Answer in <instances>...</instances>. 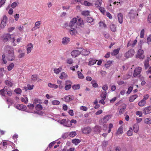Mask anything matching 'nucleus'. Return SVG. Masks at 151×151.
<instances>
[{
    "mask_svg": "<svg viewBox=\"0 0 151 151\" xmlns=\"http://www.w3.org/2000/svg\"><path fill=\"white\" fill-rule=\"evenodd\" d=\"M7 54L6 55V58L9 61L13 60L15 58L14 52V48L12 46H8Z\"/></svg>",
    "mask_w": 151,
    "mask_h": 151,
    "instance_id": "obj_1",
    "label": "nucleus"
},
{
    "mask_svg": "<svg viewBox=\"0 0 151 151\" xmlns=\"http://www.w3.org/2000/svg\"><path fill=\"white\" fill-rule=\"evenodd\" d=\"M2 37L3 40L5 42L7 41L9 39H10L11 42L13 43V45L14 46H16L17 44V43H16L14 42L15 41V38L14 37L11 38V35L9 34L4 35Z\"/></svg>",
    "mask_w": 151,
    "mask_h": 151,
    "instance_id": "obj_2",
    "label": "nucleus"
},
{
    "mask_svg": "<svg viewBox=\"0 0 151 151\" xmlns=\"http://www.w3.org/2000/svg\"><path fill=\"white\" fill-rule=\"evenodd\" d=\"M12 91L9 89V87L5 86L3 89L1 90L0 93L3 96H5V93H6L8 95L10 96L12 95Z\"/></svg>",
    "mask_w": 151,
    "mask_h": 151,
    "instance_id": "obj_3",
    "label": "nucleus"
},
{
    "mask_svg": "<svg viewBox=\"0 0 151 151\" xmlns=\"http://www.w3.org/2000/svg\"><path fill=\"white\" fill-rule=\"evenodd\" d=\"M110 115H107L105 116L103 118L101 119L99 121L100 124L103 125L106 124L111 118Z\"/></svg>",
    "mask_w": 151,
    "mask_h": 151,
    "instance_id": "obj_4",
    "label": "nucleus"
},
{
    "mask_svg": "<svg viewBox=\"0 0 151 151\" xmlns=\"http://www.w3.org/2000/svg\"><path fill=\"white\" fill-rule=\"evenodd\" d=\"M77 19L76 18H73L70 22L69 26L70 27H74L76 28L77 27Z\"/></svg>",
    "mask_w": 151,
    "mask_h": 151,
    "instance_id": "obj_5",
    "label": "nucleus"
},
{
    "mask_svg": "<svg viewBox=\"0 0 151 151\" xmlns=\"http://www.w3.org/2000/svg\"><path fill=\"white\" fill-rule=\"evenodd\" d=\"M134 52V50L130 49L124 53V56L127 58H131L133 56Z\"/></svg>",
    "mask_w": 151,
    "mask_h": 151,
    "instance_id": "obj_6",
    "label": "nucleus"
},
{
    "mask_svg": "<svg viewBox=\"0 0 151 151\" xmlns=\"http://www.w3.org/2000/svg\"><path fill=\"white\" fill-rule=\"evenodd\" d=\"M142 70V68L140 67H137L134 70L133 76L134 77H136L139 75Z\"/></svg>",
    "mask_w": 151,
    "mask_h": 151,
    "instance_id": "obj_7",
    "label": "nucleus"
},
{
    "mask_svg": "<svg viewBox=\"0 0 151 151\" xmlns=\"http://www.w3.org/2000/svg\"><path fill=\"white\" fill-rule=\"evenodd\" d=\"M138 15V14L136 13V11L133 10H131L129 14V16L131 19H134L136 16Z\"/></svg>",
    "mask_w": 151,
    "mask_h": 151,
    "instance_id": "obj_8",
    "label": "nucleus"
},
{
    "mask_svg": "<svg viewBox=\"0 0 151 151\" xmlns=\"http://www.w3.org/2000/svg\"><path fill=\"white\" fill-rule=\"evenodd\" d=\"M7 20V17L5 15L4 16L0 26L1 28H4L6 25Z\"/></svg>",
    "mask_w": 151,
    "mask_h": 151,
    "instance_id": "obj_9",
    "label": "nucleus"
},
{
    "mask_svg": "<svg viewBox=\"0 0 151 151\" xmlns=\"http://www.w3.org/2000/svg\"><path fill=\"white\" fill-rule=\"evenodd\" d=\"M14 106L18 109L22 111H25L27 109V107L26 106L22 104H18L14 105Z\"/></svg>",
    "mask_w": 151,
    "mask_h": 151,
    "instance_id": "obj_10",
    "label": "nucleus"
},
{
    "mask_svg": "<svg viewBox=\"0 0 151 151\" xmlns=\"http://www.w3.org/2000/svg\"><path fill=\"white\" fill-rule=\"evenodd\" d=\"M144 53V51L143 50L141 49H139L138 51L137 57L140 59H143L144 58L145 56L144 55H142Z\"/></svg>",
    "mask_w": 151,
    "mask_h": 151,
    "instance_id": "obj_11",
    "label": "nucleus"
},
{
    "mask_svg": "<svg viewBox=\"0 0 151 151\" xmlns=\"http://www.w3.org/2000/svg\"><path fill=\"white\" fill-rule=\"evenodd\" d=\"M82 132L84 134H88L91 132V129L89 127H85L81 129Z\"/></svg>",
    "mask_w": 151,
    "mask_h": 151,
    "instance_id": "obj_12",
    "label": "nucleus"
},
{
    "mask_svg": "<svg viewBox=\"0 0 151 151\" xmlns=\"http://www.w3.org/2000/svg\"><path fill=\"white\" fill-rule=\"evenodd\" d=\"M74 99V97L73 95H70L65 97L64 99L65 102H69L71 100H73Z\"/></svg>",
    "mask_w": 151,
    "mask_h": 151,
    "instance_id": "obj_13",
    "label": "nucleus"
},
{
    "mask_svg": "<svg viewBox=\"0 0 151 151\" xmlns=\"http://www.w3.org/2000/svg\"><path fill=\"white\" fill-rule=\"evenodd\" d=\"M80 54V51L77 50H73L72 51L71 53L72 56L74 58L76 57Z\"/></svg>",
    "mask_w": 151,
    "mask_h": 151,
    "instance_id": "obj_14",
    "label": "nucleus"
},
{
    "mask_svg": "<svg viewBox=\"0 0 151 151\" xmlns=\"http://www.w3.org/2000/svg\"><path fill=\"white\" fill-rule=\"evenodd\" d=\"M71 83V82L69 81H66L65 83V89L66 90H68L71 88V85L70 83Z\"/></svg>",
    "mask_w": 151,
    "mask_h": 151,
    "instance_id": "obj_15",
    "label": "nucleus"
},
{
    "mask_svg": "<svg viewBox=\"0 0 151 151\" xmlns=\"http://www.w3.org/2000/svg\"><path fill=\"white\" fill-rule=\"evenodd\" d=\"M40 24L41 21H38L36 22L35 24V27L32 28L31 30L32 31H34L39 29L40 27Z\"/></svg>",
    "mask_w": 151,
    "mask_h": 151,
    "instance_id": "obj_16",
    "label": "nucleus"
},
{
    "mask_svg": "<svg viewBox=\"0 0 151 151\" xmlns=\"http://www.w3.org/2000/svg\"><path fill=\"white\" fill-rule=\"evenodd\" d=\"M151 113V107L150 106H148L144 108V114H147Z\"/></svg>",
    "mask_w": 151,
    "mask_h": 151,
    "instance_id": "obj_17",
    "label": "nucleus"
},
{
    "mask_svg": "<svg viewBox=\"0 0 151 151\" xmlns=\"http://www.w3.org/2000/svg\"><path fill=\"white\" fill-rule=\"evenodd\" d=\"M33 45L32 43H30L27 46V53L29 54L30 53L33 48Z\"/></svg>",
    "mask_w": 151,
    "mask_h": 151,
    "instance_id": "obj_18",
    "label": "nucleus"
},
{
    "mask_svg": "<svg viewBox=\"0 0 151 151\" xmlns=\"http://www.w3.org/2000/svg\"><path fill=\"white\" fill-rule=\"evenodd\" d=\"M123 14L121 13L118 14L117 17L118 22L120 24H122L123 21Z\"/></svg>",
    "mask_w": 151,
    "mask_h": 151,
    "instance_id": "obj_19",
    "label": "nucleus"
},
{
    "mask_svg": "<svg viewBox=\"0 0 151 151\" xmlns=\"http://www.w3.org/2000/svg\"><path fill=\"white\" fill-rule=\"evenodd\" d=\"M90 52L89 50L83 49L80 52V54L84 56H87L88 55Z\"/></svg>",
    "mask_w": 151,
    "mask_h": 151,
    "instance_id": "obj_20",
    "label": "nucleus"
},
{
    "mask_svg": "<svg viewBox=\"0 0 151 151\" xmlns=\"http://www.w3.org/2000/svg\"><path fill=\"white\" fill-rule=\"evenodd\" d=\"M70 39L69 38L65 37L63 39L62 43L63 44L66 45L70 41Z\"/></svg>",
    "mask_w": 151,
    "mask_h": 151,
    "instance_id": "obj_21",
    "label": "nucleus"
},
{
    "mask_svg": "<svg viewBox=\"0 0 151 151\" xmlns=\"http://www.w3.org/2000/svg\"><path fill=\"white\" fill-rule=\"evenodd\" d=\"M48 86L50 88L54 89H56L58 88V86L52 83H49L48 84Z\"/></svg>",
    "mask_w": 151,
    "mask_h": 151,
    "instance_id": "obj_22",
    "label": "nucleus"
},
{
    "mask_svg": "<svg viewBox=\"0 0 151 151\" xmlns=\"http://www.w3.org/2000/svg\"><path fill=\"white\" fill-rule=\"evenodd\" d=\"M69 30V32L71 35H74L77 33V31L74 27H71Z\"/></svg>",
    "mask_w": 151,
    "mask_h": 151,
    "instance_id": "obj_23",
    "label": "nucleus"
},
{
    "mask_svg": "<svg viewBox=\"0 0 151 151\" xmlns=\"http://www.w3.org/2000/svg\"><path fill=\"white\" fill-rule=\"evenodd\" d=\"M120 49V48H117L116 49L114 50L111 53V54L112 55H116L119 53V51Z\"/></svg>",
    "mask_w": 151,
    "mask_h": 151,
    "instance_id": "obj_24",
    "label": "nucleus"
},
{
    "mask_svg": "<svg viewBox=\"0 0 151 151\" xmlns=\"http://www.w3.org/2000/svg\"><path fill=\"white\" fill-rule=\"evenodd\" d=\"M67 76V75L65 72H63L61 73L59 78L61 79H65Z\"/></svg>",
    "mask_w": 151,
    "mask_h": 151,
    "instance_id": "obj_25",
    "label": "nucleus"
},
{
    "mask_svg": "<svg viewBox=\"0 0 151 151\" xmlns=\"http://www.w3.org/2000/svg\"><path fill=\"white\" fill-rule=\"evenodd\" d=\"M144 122L145 124L150 125L151 124V118H145L144 119Z\"/></svg>",
    "mask_w": 151,
    "mask_h": 151,
    "instance_id": "obj_26",
    "label": "nucleus"
},
{
    "mask_svg": "<svg viewBox=\"0 0 151 151\" xmlns=\"http://www.w3.org/2000/svg\"><path fill=\"white\" fill-rule=\"evenodd\" d=\"M138 97V96L136 94H135L131 96L129 99V100L130 102H133Z\"/></svg>",
    "mask_w": 151,
    "mask_h": 151,
    "instance_id": "obj_27",
    "label": "nucleus"
},
{
    "mask_svg": "<svg viewBox=\"0 0 151 151\" xmlns=\"http://www.w3.org/2000/svg\"><path fill=\"white\" fill-rule=\"evenodd\" d=\"M134 131L135 133H137L139 130V125L137 124H134L133 126Z\"/></svg>",
    "mask_w": 151,
    "mask_h": 151,
    "instance_id": "obj_28",
    "label": "nucleus"
},
{
    "mask_svg": "<svg viewBox=\"0 0 151 151\" xmlns=\"http://www.w3.org/2000/svg\"><path fill=\"white\" fill-rule=\"evenodd\" d=\"M102 0H97L95 3V5L97 7H99L101 6Z\"/></svg>",
    "mask_w": 151,
    "mask_h": 151,
    "instance_id": "obj_29",
    "label": "nucleus"
},
{
    "mask_svg": "<svg viewBox=\"0 0 151 151\" xmlns=\"http://www.w3.org/2000/svg\"><path fill=\"white\" fill-rule=\"evenodd\" d=\"M97 61V60H95L94 59H91V60H90L89 62L88 65H93L95 64Z\"/></svg>",
    "mask_w": 151,
    "mask_h": 151,
    "instance_id": "obj_30",
    "label": "nucleus"
},
{
    "mask_svg": "<svg viewBox=\"0 0 151 151\" xmlns=\"http://www.w3.org/2000/svg\"><path fill=\"white\" fill-rule=\"evenodd\" d=\"M80 142L81 140L78 139H75L72 140V142L76 145H77Z\"/></svg>",
    "mask_w": 151,
    "mask_h": 151,
    "instance_id": "obj_31",
    "label": "nucleus"
},
{
    "mask_svg": "<svg viewBox=\"0 0 151 151\" xmlns=\"http://www.w3.org/2000/svg\"><path fill=\"white\" fill-rule=\"evenodd\" d=\"M77 19V26H81L83 24V22L81 19L79 18H78Z\"/></svg>",
    "mask_w": 151,
    "mask_h": 151,
    "instance_id": "obj_32",
    "label": "nucleus"
},
{
    "mask_svg": "<svg viewBox=\"0 0 151 151\" xmlns=\"http://www.w3.org/2000/svg\"><path fill=\"white\" fill-rule=\"evenodd\" d=\"M101 129L100 127L99 126H96L94 128V131L96 132H100L101 130Z\"/></svg>",
    "mask_w": 151,
    "mask_h": 151,
    "instance_id": "obj_33",
    "label": "nucleus"
},
{
    "mask_svg": "<svg viewBox=\"0 0 151 151\" xmlns=\"http://www.w3.org/2000/svg\"><path fill=\"white\" fill-rule=\"evenodd\" d=\"M146 101L143 100H142L138 103V105L140 106H143L145 104Z\"/></svg>",
    "mask_w": 151,
    "mask_h": 151,
    "instance_id": "obj_34",
    "label": "nucleus"
},
{
    "mask_svg": "<svg viewBox=\"0 0 151 151\" xmlns=\"http://www.w3.org/2000/svg\"><path fill=\"white\" fill-rule=\"evenodd\" d=\"M86 20L88 22L91 23V24H94L93 19L91 17H88Z\"/></svg>",
    "mask_w": 151,
    "mask_h": 151,
    "instance_id": "obj_35",
    "label": "nucleus"
},
{
    "mask_svg": "<svg viewBox=\"0 0 151 151\" xmlns=\"http://www.w3.org/2000/svg\"><path fill=\"white\" fill-rule=\"evenodd\" d=\"M61 68L59 67L58 68H54V71L55 73L58 74L61 71Z\"/></svg>",
    "mask_w": 151,
    "mask_h": 151,
    "instance_id": "obj_36",
    "label": "nucleus"
},
{
    "mask_svg": "<svg viewBox=\"0 0 151 151\" xmlns=\"http://www.w3.org/2000/svg\"><path fill=\"white\" fill-rule=\"evenodd\" d=\"M126 108V106L125 105L123 106L122 108L119 110V114H123L124 112V110Z\"/></svg>",
    "mask_w": 151,
    "mask_h": 151,
    "instance_id": "obj_37",
    "label": "nucleus"
},
{
    "mask_svg": "<svg viewBox=\"0 0 151 151\" xmlns=\"http://www.w3.org/2000/svg\"><path fill=\"white\" fill-rule=\"evenodd\" d=\"M123 131V128L122 126H120L118 129L117 134H122Z\"/></svg>",
    "mask_w": 151,
    "mask_h": 151,
    "instance_id": "obj_38",
    "label": "nucleus"
},
{
    "mask_svg": "<svg viewBox=\"0 0 151 151\" xmlns=\"http://www.w3.org/2000/svg\"><path fill=\"white\" fill-rule=\"evenodd\" d=\"M21 101L25 104H27L28 103V99L27 97H25L24 98L22 97L21 99Z\"/></svg>",
    "mask_w": 151,
    "mask_h": 151,
    "instance_id": "obj_39",
    "label": "nucleus"
},
{
    "mask_svg": "<svg viewBox=\"0 0 151 151\" xmlns=\"http://www.w3.org/2000/svg\"><path fill=\"white\" fill-rule=\"evenodd\" d=\"M37 79L38 77L37 75H33L32 76L31 79L32 81H35L37 80Z\"/></svg>",
    "mask_w": 151,
    "mask_h": 151,
    "instance_id": "obj_40",
    "label": "nucleus"
},
{
    "mask_svg": "<svg viewBox=\"0 0 151 151\" xmlns=\"http://www.w3.org/2000/svg\"><path fill=\"white\" fill-rule=\"evenodd\" d=\"M133 133V129L132 128H130L129 131L127 132V134L129 136H130L132 135Z\"/></svg>",
    "mask_w": 151,
    "mask_h": 151,
    "instance_id": "obj_41",
    "label": "nucleus"
},
{
    "mask_svg": "<svg viewBox=\"0 0 151 151\" xmlns=\"http://www.w3.org/2000/svg\"><path fill=\"white\" fill-rule=\"evenodd\" d=\"M77 73L78 76L79 78L80 79H83L84 78V76L81 72L78 71Z\"/></svg>",
    "mask_w": 151,
    "mask_h": 151,
    "instance_id": "obj_42",
    "label": "nucleus"
},
{
    "mask_svg": "<svg viewBox=\"0 0 151 151\" xmlns=\"http://www.w3.org/2000/svg\"><path fill=\"white\" fill-rule=\"evenodd\" d=\"M14 65L13 63H11L7 67V69L9 71L11 70L12 68L14 67Z\"/></svg>",
    "mask_w": 151,
    "mask_h": 151,
    "instance_id": "obj_43",
    "label": "nucleus"
},
{
    "mask_svg": "<svg viewBox=\"0 0 151 151\" xmlns=\"http://www.w3.org/2000/svg\"><path fill=\"white\" fill-rule=\"evenodd\" d=\"M76 135V133L75 131H73L70 132L69 134V136L70 137H73Z\"/></svg>",
    "mask_w": 151,
    "mask_h": 151,
    "instance_id": "obj_44",
    "label": "nucleus"
},
{
    "mask_svg": "<svg viewBox=\"0 0 151 151\" xmlns=\"http://www.w3.org/2000/svg\"><path fill=\"white\" fill-rule=\"evenodd\" d=\"M80 86L79 84H77L74 85L72 86V88L75 90L78 89L80 88Z\"/></svg>",
    "mask_w": 151,
    "mask_h": 151,
    "instance_id": "obj_45",
    "label": "nucleus"
},
{
    "mask_svg": "<svg viewBox=\"0 0 151 151\" xmlns=\"http://www.w3.org/2000/svg\"><path fill=\"white\" fill-rule=\"evenodd\" d=\"M145 69L146 70L149 66V62L148 61H145L144 63Z\"/></svg>",
    "mask_w": 151,
    "mask_h": 151,
    "instance_id": "obj_46",
    "label": "nucleus"
},
{
    "mask_svg": "<svg viewBox=\"0 0 151 151\" xmlns=\"http://www.w3.org/2000/svg\"><path fill=\"white\" fill-rule=\"evenodd\" d=\"M35 108L36 110L38 111L41 110L42 109V106L39 104H37Z\"/></svg>",
    "mask_w": 151,
    "mask_h": 151,
    "instance_id": "obj_47",
    "label": "nucleus"
},
{
    "mask_svg": "<svg viewBox=\"0 0 151 151\" xmlns=\"http://www.w3.org/2000/svg\"><path fill=\"white\" fill-rule=\"evenodd\" d=\"M111 63L112 62L111 61H108L105 64V66L106 68H107L111 65Z\"/></svg>",
    "mask_w": 151,
    "mask_h": 151,
    "instance_id": "obj_48",
    "label": "nucleus"
},
{
    "mask_svg": "<svg viewBox=\"0 0 151 151\" xmlns=\"http://www.w3.org/2000/svg\"><path fill=\"white\" fill-rule=\"evenodd\" d=\"M147 42L148 45L150 44L151 42V35H150L147 38Z\"/></svg>",
    "mask_w": 151,
    "mask_h": 151,
    "instance_id": "obj_49",
    "label": "nucleus"
},
{
    "mask_svg": "<svg viewBox=\"0 0 151 151\" xmlns=\"http://www.w3.org/2000/svg\"><path fill=\"white\" fill-rule=\"evenodd\" d=\"M52 103L54 105H58L60 104V102L57 100H54L52 102Z\"/></svg>",
    "mask_w": 151,
    "mask_h": 151,
    "instance_id": "obj_50",
    "label": "nucleus"
},
{
    "mask_svg": "<svg viewBox=\"0 0 151 151\" xmlns=\"http://www.w3.org/2000/svg\"><path fill=\"white\" fill-rule=\"evenodd\" d=\"M91 83L92 84V86L93 87L96 88L98 87V85L97 83L95 82V81L93 80L91 82Z\"/></svg>",
    "mask_w": 151,
    "mask_h": 151,
    "instance_id": "obj_51",
    "label": "nucleus"
},
{
    "mask_svg": "<svg viewBox=\"0 0 151 151\" xmlns=\"http://www.w3.org/2000/svg\"><path fill=\"white\" fill-rule=\"evenodd\" d=\"M145 35V30L144 29L141 30L140 32V37L141 38H143L144 37Z\"/></svg>",
    "mask_w": 151,
    "mask_h": 151,
    "instance_id": "obj_52",
    "label": "nucleus"
},
{
    "mask_svg": "<svg viewBox=\"0 0 151 151\" xmlns=\"http://www.w3.org/2000/svg\"><path fill=\"white\" fill-rule=\"evenodd\" d=\"M69 121V120H67V121H66V122L64 123L63 125L66 127H70L72 126V124H67V122Z\"/></svg>",
    "mask_w": 151,
    "mask_h": 151,
    "instance_id": "obj_53",
    "label": "nucleus"
},
{
    "mask_svg": "<svg viewBox=\"0 0 151 151\" xmlns=\"http://www.w3.org/2000/svg\"><path fill=\"white\" fill-rule=\"evenodd\" d=\"M110 27L112 31L114 32L116 31V27L114 25L111 24L110 25Z\"/></svg>",
    "mask_w": 151,
    "mask_h": 151,
    "instance_id": "obj_54",
    "label": "nucleus"
},
{
    "mask_svg": "<svg viewBox=\"0 0 151 151\" xmlns=\"http://www.w3.org/2000/svg\"><path fill=\"white\" fill-rule=\"evenodd\" d=\"M89 12L88 11H85L82 12V14L84 16H87L89 14Z\"/></svg>",
    "mask_w": 151,
    "mask_h": 151,
    "instance_id": "obj_55",
    "label": "nucleus"
},
{
    "mask_svg": "<svg viewBox=\"0 0 151 151\" xmlns=\"http://www.w3.org/2000/svg\"><path fill=\"white\" fill-rule=\"evenodd\" d=\"M99 26L101 28L103 27H106V25L104 23L101 22H100L99 23Z\"/></svg>",
    "mask_w": 151,
    "mask_h": 151,
    "instance_id": "obj_56",
    "label": "nucleus"
},
{
    "mask_svg": "<svg viewBox=\"0 0 151 151\" xmlns=\"http://www.w3.org/2000/svg\"><path fill=\"white\" fill-rule=\"evenodd\" d=\"M84 4L85 5L88 6H92V3L87 1H85L84 2Z\"/></svg>",
    "mask_w": 151,
    "mask_h": 151,
    "instance_id": "obj_57",
    "label": "nucleus"
},
{
    "mask_svg": "<svg viewBox=\"0 0 151 151\" xmlns=\"http://www.w3.org/2000/svg\"><path fill=\"white\" fill-rule=\"evenodd\" d=\"M41 100L40 99H35L33 101V104H37V103L40 104L41 103Z\"/></svg>",
    "mask_w": 151,
    "mask_h": 151,
    "instance_id": "obj_58",
    "label": "nucleus"
},
{
    "mask_svg": "<svg viewBox=\"0 0 151 151\" xmlns=\"http://www.w3.org/2000/svg\"><path fill=\"white\" fill-rule=\"evenodd\" d=\"M14 91L16 93L20 94L22 92V90L20 88H17Z\"/></svg>",
    "mask_w": 151,
    "mask_h": 151,
    "instance_id": "obj_59",
    "label": "nucleus"
},
{
    "mask_svg": "<svg viewBox=\"0 0 151 151\" xmlns=\"http://www.w3.org/2000/svg\"><path fill=\"white\" fill-rule=\"evenodd\" d=\"M5 83L6 85L10 86H12L13 85V83L9 81H5Z\"/></svg>",
    "mask_w": 151,
    "mask_h": 151,
    "instance_id": "obj_60",
    "label": "nucleus"
},
{
    "mask_svg": "<svg viewBox=\"0 0 151 151\" xmlns=\"http://www.w3.org/2000/svg\"><path fill=\"white\" fill-rule=\"evenodd\" d=\"M106 94V92H105L104 93H102V94L101 95V97L102 99H105Z\"/></svg>",
    "mask_w": 151,
    "mask_h": 151,
    "instance_id": "obj_61",
    "label": "nucleus"
},
{
    "mask_svg": "<svg viewBox=\"0 0 151 151\" xmlns=\"http://www.w3.org/2000/svg\"><path fill=\"white\" fill-rule=\"evenodd\" d=\"M30 109H32L34 107V106L32 104H29L27 106Z\"/></svg>",
    "mask_w": 151,
    "mask_h": 151,
    "instance_id": "obj_62",
    "label": "nucleus"
},
{
    "mask_svg": "<svg viewBox=\"0 0 151 151\" xmlns=\"http://www.w3.org/2000/svg\"><path fill=\"white\" fill-rule=\"evenodd\" d=\"M99 9L102 13L104 14L105 13V10L104 8L100 6L99 7Z\"/></svg>",
    "mask_w": 151,
    "mask_h": 151,
    "instance_id": "obj_63",
    "label": "nucleus"
},
{
    "mask_svg": "<svg viewBox=\"0 0 151 151\" xmlns=\"http://www.w3.org/2000/svg\"><path fill=\"white\" fill-rule=\"evenodd\" d=\"M67 63L70 64H71L73 63V60L71 58L68 59L67 60Z\"/></svg>",
    "mask_w": 151,
    "mask_h": 151,
    "instance_id": "obj_64",
    "label": "nucleus"
}]
</instances>
